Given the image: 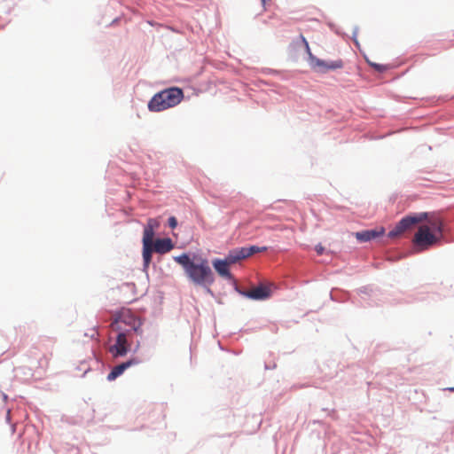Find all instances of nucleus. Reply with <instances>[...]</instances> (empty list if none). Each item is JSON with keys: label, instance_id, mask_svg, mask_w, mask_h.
I'll list each match as a JSON object with an SVG mask.
<instances>
[{"label": "nucleus", "instance_id": "nucleus-1", "mask_svg": "<svg viewBox=\"0 0 454 454\" xmlns=\"http://www.w3.org/2000/svg\"><path fill=\"white\" fill-rule=\"evenodd\" d=\"M416 223H420L412 242L419 250H427L437 244L442 237V220L435 215L421 213L409 215L400 220L395 227L388 232L391 239L396 238Z\"/></svg>", "mask_w": 454, "mask_h": 454}, {"label": "nucleus", "instance_id": "nucleus-2", "mask_svg": "<svg viewBox=\"0 0 454 454\" xmlns=\"http://www.w3.org/2000/svg\"><path fill=\"white\" fill-rule=\"evenodd\" d=\"M174 260L184 268L186 276L193 284L204 286L214 283V274L206 258L191 260L187 254H182Z\"/></svg>", "mask_w": 454, "mask_h": 454}, {"label": "nucleus", "instance_id": "nucleus-3", "mask_svg": "<svg viewBox=\"0 0 454 454\" xmlns=\"http://www.w3.org/2000/svg\"><path fill=\"white\" fill-rule=\"evenodd\" d=\"M183 98V90L179 88L172 87L155 94L149 101L148 108L153 112H160L177 106Z\"/></svg>", "mask_w": 454, "mask_h": 454}, {"label": "nucleus", "instance_id": "nucleus-4", "mask_svg": "<svg viewBox=\"0 0 454 454\" xmlns=\"http://www.w3.org/2000/svg\"><path fill=\"white\" fill-rule=\"evenodd\" d=\"M121 324H124L130 327V331L136 333H141V320L137 317L130 309H122L114 317V320L111 324L112 328L114 331H124L121 326Z\"/></svg>", "mask_w": 454, "mask_h": 454}, {"label": "nucleus", "instance_id": "nucleus-5", "mask_svg": "<svg viewBox=\"0 0 454 454\" xmlns=\"http://www.w3.org/2000/svg\"><path fill=\"white\" fill-rule=\"evenodd\" d=\"M149 254L146 255L145 246L143 245V261H144V268L147 269L152 262V254L153 252L163 254L169 251H171L174 248V244L169 238H164V239H157L153 240V239H151L149 242Z\"/></svg>", "mask_w": 454, "mask_h": 454}, {"label": "nucleus", "instance_id": "nucleus-6", "mask_svg": "<svg viewBox=\"0 0 454 454\" xmlns=\"http://www.w3.org/2000/svg\"><path fill=\"white\" fill-rule=\"evenodd\" d=\"M129 330L120 331L117 335L115 343L109 348V352L114 357L124 356L129 351L128 338Z\"/></svg>", "mask_w": 454, "mask_h": 454}, {"label": "nucleus", "instance_id": "nucleus-7", "mask_svg": "<svg viewBox=\"0 0 454 454\" xmlns=\"http://www.w3.org/2000/svg\"><path fill=\"white\" fill-rule=\"evenodd\" d=\"M343 66V60L340 59L332 61H325L317 57H311L310 67L317 72L326 73L331 70L341 69Z\"/></svg>", "mask_w": 454, "mask_h": 454}, {"label": "nucleus", "instance_id": "nucleus-8", "mask_svg": "<svg viewBox=\"0 0 454 454\" xmlns=\"http://www.w3.org/2000/svg\"><path fill=\"white\" fill-rule=\"evenodd\" d=\"M160 226V223L157 219L154 218H149L147 221V223L145 224L144 228V233H143V245L145 246V250L146 255L149 254V242L151 239L154 238L155 230H157Z\"/></svg>", "mask_w": 454, "mask_h": 454}, {"label": "nucleus", "instance_id": "nucleus-9", "mask_svg": "<svg viewBox=\"0 0 454 454\" xmlns=\"http://www.w3.org/2000/svg\"><path fill=\"white\" fill-rule=\"evenodd\" d=\"M51 353H41L37 349L31 351L32 367L35 370H46L49 367Z\"/></svg>", "mask_w": 454, "mask_h": 454}, {"label": "nucleus", "instance_id": "nucleus-10", "mask_svg": "<svg viewBox=\"0 0 454 454\" xmlns=\"http://www.w3.org/2000/svg\"><path fill=\"white\" fill-rule=\"evenodd\" d=\"M141 363V360L138 357H131L126 362H123L116 366H114L110 373L107 375V380L109 381L114 380L119 376H121L127 369L131 366L138 365Z\"/></svg>", "mask_w": 454, "mask_h": 454}, {"label": "nucleus", "instance_id": "nucleus-11", "mask_svg": "<svg viewBox=\"0 0 454 454\" xmlns=\"http://www.w3.org/2000/svg\"><path fill=\"white\" fill-rule=\"evenodd\" d=\"M240 293L244 296H246L249 299H252V300H256V301L268 299L271 294L270 289L268 286H263V285H260V286L254 287L250 290L243 291Z\"/></svg>", "mask_w": 454, "mask_h": 454}, {"label": "nucleus", "instance_id": "nucleus-12", "mask_svg": "<svg viewBox=\"0 0 454 454\" xmlns=\"http://www.w3.org/2000/svg\"><path fill=\"white\" fill-rule=\"evenodd\" d=\"M385 233L383 227H379L373 230H364L355 233V237L359 242H368L375 239Z\"/></svg>", "mask_w": 454, "mask_h": 454}, {"label": "nucleus", "instance_id": "nucleus-13", "mask_svg": "<svg viewBox=\"0 0 454 454\" xmlns=\"http://www.w3.org/2000/svg\"><path fill=\"white\" fill-rule=\"evenodd\" d=\"M212 265L220 277L225 279L232 278V275L230 271V265H231V263L229 262L227 258H225L224 260L215 259L212 262Z\"/></svg>", "mask_w": 454, "mask_h": 454}, {"label": "nucleus", "instance_id": "nucleus-14", "mask_svg": "<svg viewBox=\"0 0 454 454\" xmlns=\"http://www.w3.org/2000/svg\"><path fill=\"white\" fill-rule=\"evenodd\" d=\"M226 258L228 259L229 262H231V264H234V263L239 262L240 260L246 259L247 257L244 248L241 247V248H238V249L231 251L229 253V254L226 256Z\"/></svg>", "mask_w": 454, "mask_h": 454}, {"label": "nucleus", "instance_id": "nucleus-15", "mask_svg": "<svg viewBox=\"0 0 454 454\" xmlns=\"http://www.w3.org/2000/svg\"><path fill=\"white\" fill-rule=\"evenodd\" d=\"M243 248L245 250L247 257H249V256L253 255L255 253L264 252V251L267 250L266 247H256V246H251V247H243Z\"/></svg>", "mask_w": 454, "mask_h": 454}, {"label": "nucleus", "instance_id": "nucleus-16", "mask_svg": "<svg viewBox=\"0 0 454 454\" xmlns=\"http://www.w3.org/2000/svg\"><path fill=\"white\" fill-rule=\"evenodd\" d=\"M301 41H302V43H303V44L305 46L306 52H307V54L309 56V66H310L311 65V57H315V56L312 54V52L310 51V48H309L308 41L306 40V38L302 35H301Z\"/></svg>", "mask_w": 454, "mask_h": 454}, {"label": "nucleus", "instance_id": "nucleus-17", "mask_svg": "<svg viewBox=\"0 0 454 454\" xmlns=\"http://www.w3.org/2000/svg\"><path fill=\"white\" fill-rule=\"evenodd\" d=\"M168 225L170 228L174 229L177 226V221L175 216H171L168 218Z\"/></svg>", "mask_w": 454, "mask_h": 454}, {"label": "nucleus", "instance_id": "nucleus-18", "mask_svg": "<svg viewBox=\"0 0 454 454\" xmlns=\"http://www.w3.org/2000/svg\"><path fill=\"white\" fill-rule=\"evenodd\" d=\"M376 70L378 71H383L385 68L383 66L379 64H371Z\"/></svg>", "mask_w": 454, "mask_h": 454}, {"label": "nucleus", "instance_id": "nucleus-19", "mask_svg": "<svg viewBox=\"0 0 454 454\" xmlns=\"http://www.w3.org/2000/svg\"><path fill=\"white\" fill-rule=\"evenodd\" d=\"M316 250H317V254H323V252H324V247H323L322 246H317V247H316Z\"/></svg>", "mask_w": 454, "mask_h": 454}, {"label": "nucleus", "instance_id": "nucleus-20", "mask_svg": "<svg viewBox=\"0 0 454 454\" xmlns=\"http://www.w3.org/2000/svg\"><path fill=\"white\" fill-rule=\"evenodd\" d=\"M263 6H265L270 0H261Z\"/></svg>", "mask_w": 454, "mask_h": 454}]
</instances>
